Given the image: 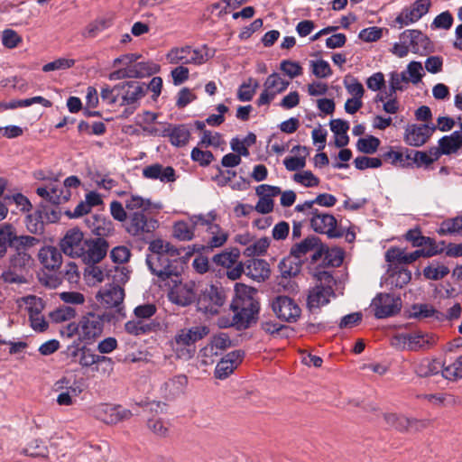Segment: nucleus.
<instances>
[{"label": "nucleus", "instance_id": "nucleus-60", "mask_svg": "<svg viewBox=\"0 0 462 462\" xmlns=\"http://www.w3.org/2000/svg\"><path fill=\"white\" fill-rule=\"evenodd\" d=\"M354 164L356 169L364 171L369 168L374 169L382 166V159L376 157L358 156Z\"/></svg>", "mask_w": 462, "mask_h": 462}, {"label": "nucleus", "instance_id": "nucleus-17", "mask_svg": "<svg viewBox=\"0 0 462 462\" xmlns=\"http://www.w3.org/2000/svg\"><path fill=\"white\" fill-rule=\"evenodd\" d=\"M436 129L434 125H409L405 128L403 140L410 146L420 147L428 142Z\"/></svg>", "mask_w": 462, "mask_h": 462}, {"label": "nucleus", "instance_id": "nucleus-10", "mask_svg": "<svg viewBox=\"0 0 462 462\" xmlns=\"http://www.w3.org/2000/svg\"><path fill=\"white\" fill-rule=\"evenodd\" d=\"M87 241L82 231L79 227H73L66 232L60 245L65 254L73 258H82V255L86 254Z\"/></svg>", "mask_w": 462, "mask_h": 462}, {"label": "nucleus", "instance_id": "nucleus-20", "mask_svg": "<svg viewBox=\"0 0 462 462\" xmlns=\"http://www.w3.org/2000/svg\"><path fill=\"white\" fill-rule=\"evenodd\" d=\"M31 238L33 239L31 243L19 246H11V248L15 250V253L10 257L9 266L11 269L23 273L31 266L32 260L28 250L40 242L36 237L31 236Z\"/></svg>", "mask_w": 462, "mask_h": 462}, {"label": "nucleus", "instance_id": "nucleus-36", "mask_svg": "<svg viewBox=\"0 0 462 462\" xmlns=\"http://www.w3.org/2000/svg\"><path fill=\"white\" fill-rule=\"evenodd\" d=\"M412 317L416 319H431L433 320L443 322L444 313L436 310L430 304H415L412 307Z\"/></svg>", "mask_w": 462, "mask_h": 462}, {"label": "nucleus", "instance_id": "nucleus-19", "mask_svg": "<svg viewBox=\"0 0 462 462\" xmlns=\"http://www.w3.org/2000/svg\"><path fill=\"white\" fill-rule=\"evenodd\" d=\"M335 296L332 286L323 285L322 283L317 284L309 291L307 307L310 312L314 313L329 303L330 298Z\"/></svg>", "mask_w": 462, "mask_h": 462}, {"label": "nucleus", "instance_id": "nucleus-43", "mask_svg": "<svg viewBox=\"0 0 462 462\" xmlns=\"http://www.w3.org/2000/svg\"><path fill=\"white\" fill-rule=\"evenodd\" d=\"M300 260H298L291 255L284 258L279 263V270L284 278L296 276L300 272Z\"/></svg>", "mask_w": 462, "mask_h": 462}, {"label": "nucleus", "instance_id": "nucleus-21", "mask_svg": "<svg viewBox=\"0 0 462 462\" xmlns=\"http://www.w3.org/2000/svg\"><path fill=\"white\" fill-rule=\"evenodd\" d=\"M33 241L30 236H17L14 228L10 224L0 225V258H2L7 251V246H19L26 245Z\"/></svg>", "mask_w": 462, "mask_h": 462}, {"label": "nucleus", "instance_id": "nucleus-35", "mask_svg": "<svg viewBox=\"0 0 462 462\" xmlns=\"http://www.w3.org/2000/svg\"><path fill=\"white\" fill-rule=\"evenodd\" d=\"M69 380L65 377L56 382L55 386L57 390L67 389L66 392L60 393L57 397V402L59 405L69 406L73 403L72 397L78 396L81 390L79 387L67 386Z\"/></svg>", "mask_w": 462, "mask_h": 462}, {"label": "nucleus", "instance_id": "nucleus-30", "mask_svg": "<svg viewBox=\"0 0 462 462\" xmlns=\"http://www.w3.org/2000/svg\"><path fill=\"white\" fill-rule=\"evenodd\" d=\"M162 135L169 137L172 145L176 147H182L188 143L190 137V132L185 125H169L163 130Z\"/></svg>", "mask_w": 462, "mask_h": 462}, {"label": "nucleus", "instance_id": "nucleus-6", "mask_svg": "<svg viewBox=\"0 0 462 462\" xmlns=\"http://www.w3.org/2000/svg\"><path fill=\"white\" fill-rule=\"evenodd\" d=\"M303 213L310 217V226L316 233L327 235L329 238L344 236V229L337 226V221L333 215L319 209H307Z\"/></svg>", "mask_w": 462, "mask_h": 462}, {"label": "nucleus", "instance_id": "nucleus-53", "mask_svg": "<svg viewBox=\"0 0 462 462\" xmlns=\"http://www.w3.org/2000/svg\"><path fill=\"white\" fill-rule=\"evenodd\" d=\"M380 145V140L373 135H369L365 138L358 139L356 143V148L359 152L373 154L374 153Z\"/></svg>", "mask_w": 462, "mask_h": 462}, {"label": "nucleus", "instance_id": "nucleus-49", "mask_svg": "<svg viewBox=\"0 0 462 462\" xmlns=\"http://www.w3.org/2000/svg\"><path fill=\"white\" fill-rule=\"evenodd\" d=\"M52 195L51 196V203L54 205H59L68 201L71 196V192L69 189H66V187L61 186V183L59 181L52 182Z\"/></svg>", "mask_w": 462, "mask_h": 462}, {"label": "nucleus", "instance_id": "nucleus-4", "mask_svg": "<svg viewBox=\"0 0 462 462\" xmlns=\"http://www.w3.org/2000/svg\"><path fill=\"white\" fill-rule=\"evenodd\" d=\"M209 333L207 326H194L180 329L174 337L172 349L178 358L190 359L195 352L194 345Z\"/></svg>", "mask_w": 462, "mask_h": 462}, {"label": "nucleus", "instance_id": "nucleus-26", "mask_svg": "<svg viewBox=\"0 0 462 462\" xmlns=\"http://www.w3.org/2000/svg\"><path fill=\"white\" fill-rule=\"evenodd\" d=\"M108 247L107 241L103 237L88 239L85 247L86 254L82 255V259L88 263H99L106 255Z\"/></svg>", "mask_w": 462, "mask_h": 462}, {"label": "nucleus", "instance_id": "nucleus-52", "mask_svg": "<svg viewBox=\"0 0 462 462\" xmlns=\"http://www.w3.org/2000/svg\"><path fill=\"white\" fill-rule=\"evenodd\" d=\"M270 245V240L268 237H262L257 239L253 244L246 246L244 251V254L248 257L263 254Z\"/></svg>", "mask_w": 462, "mask_h": 462}, {"label": "nucleus", "instance_id": "nucleus-58", "mask_svg": "<svg viewBox=\"0 0 462 462\" xmlns=\"http://www.w3.org/2000/svg\"><path fill=\"white\" fill-rule=\"evenodd\" d=\"M23 300L29 316L42 314V311L44 309V302L42 298L35 295H29L26 296Z\"/></svg>", "mask_w": 462, "mask_h": 462}, {"label": "nucleus", "instance_id": "nucleus-25", "mask_svg": "<svg viewBox=\"0 0 462 462\" xmlns=\"http://www.w3.org/2000/svg\"><path fill=\"white\" fill-rule=\"evenodd\" d=\"M401 337L407 345L408 349L411 351L430 349L437 342L435 335L421 332L402 334Z\"/></svg>", "mask_w": 462, "mask_h": 462}, {"label": "nucleus", "instance_id": "nucleus-47", "mask_svg": "<svg viewBox=\"0 0 462 462\" xmlns=\"http://www.w3.org/2000/svg\"><path fill=\"white\" fill-rule=\"evenodd\" d=\"M194 225L179 221L173 226V236L180 241H189L194 237Z\"/></svg>", "mask_w": 462, "mask_h": 462}, {"label": "nucleus", "instance_id": "nucleus-51", "mask_svg": "<svg viewBox=\"0 0 462 462\" xmlns=\"http://www.w3.org/2000/svg\"><path fill=\"white\" fill-rule=\"evenodd\" d=\"M442 375L448 380H457L462 378V356H458L452 364L441 365Z\"/></svg>", "mask_w": 462, "mask_h": 462}, {"label": "nucleus", "instance_id": "nucleus-56", "mask_svg": "<svg viewBox=\"0 0 462 462\" xmlns=\"http://www.w3.org/2000/svg\"><path fill=\"white\" fill-rule=\"evenodd\" d=\"M292 180L307 188L317 187L319 184V180L310 171H304L302 172L295 173Z\"/></svg>", "mask_w": 462, "mask_h": 462}, {"label": "nucleus", "instance_id": "nucleus-1", "mask_svg": "<svg viewBox=\"0 0 462 462\" xmlns=\"http://www.w3.org/2000/svg\"><path fill=\"white\" fill-rule=\"evenodd\" d=\"M148 252L145 262L152 274L156 276L159 282L171 279L176 282L194 249L178 248L170 242L157 238L149 242Z\"/></svg>", "mask_w": 462, "mask_h": 462}, {"label": "nucleus", "instance_id": "nucleus-16", "mask_svg": "<svg viewBox=\"0 0 462 462\" xmlns=\"http://www.w3.org/2000/svg\"><path fill=\"white\" fill-rule=\"evenodd\" d=\"M125 291L120 282L106 284L96 295L97 302L106 309L118 308L124 300Z\"/></svg>", "mask_w": 462, "mask_h": 462}, {"label": "nucleus", "instance_id": "nucleus-42", "mask_svg": "<svg viewBox=\"0 0 462 462\" xmlns=\"http://www.w3.org/2000/svg\"><path fill=\"white\" fill-rule=\"evenodd\" d=\"M423 276L427 280L439 281L449 273V269L438 262H432L423 269Z\"/></svg>", "mask_w": 462, "mask_h": 462}, {"label": "nucleus", "instance_id": "nucleus-57", "mask_svg": "<svg viewBox=\"0 0 462 462\" xmlns=\"http://www.w3.org/2000/svg\"><path fill=\"white\" fill-rule=\"evenodd\" d=\"M344 253L339 248H328L326 247V254L323 260L326 265L332 267H338L343 263Z\"/></svg>", "mask_w": 462, "mask_h": 462}, {"label": "nucleus", "instance_id": "nucleus-48", "mask_svg": "<svg viewBox=\"0 0 462 462\" xmlns=\"http://www.w3.org/2000/svg\"><path fill=\"white\" fill-rule=\"evenodd\" d=\"M208 231L212 234V236L208 242L207 246L208 248H217L222 246L227 240V234L220 228L218 225H211L208 227Z\"/></svg>", "mask_w": 462, "mask_h": 462}, {"label": "nucleus", "instance_id": "nucleus-22", "mask_svg": "<svg viewBox=\"0 0 462 462\" xmlns=\"http://www.w3.org/2000/svg\"><path fill=\"white\" fill-rule=\"evenodd\" d=\"M462 147V132L454 131L450 135H445L439 140V147L430 149L431 155H449L457 152Z\"/></svg>", "mask_w": 462, "mask_h": 462}, {"label": "nucleus", "instance_id": "nucleus-59", "mask_svg": "<svg viewBox=\"0 0 462 462\" xmlns=\"http://www.w3.org/2000/svg\"><path fill=\"white\" fill-rule=\"evenodd\" d=\"M411 167L414 163L417 164V166L421 165H430L433 163L435 161L439 159V156L437 155H431L430 153L428 154L426 152L421 151H414L411 150Z\"/></svg>", "mask_w": 462, "mask_h": 462}, {"label": "nucleus", "instance_id": "nucleus-7", "mask_svg": "<svg viewBox=\"0 0 462 462\" xmlns=\"http://www.w3.org/2000/svg\"><path fill=\"white\" fill-rule=\"evenodd\" d=\"M104 329V318L102 315L88 312L82 316L77 326L74 327L75 331L81 342L90 345L99 337Z\"/></svg>", "mask_w": 462, "mask_h": 462}, {"label": "nucleus", "instance_id": "nucleus-46", "mask_svg": "<svg viewBox=\"0 0 462 462\" xmlns=\"http://www.w3.org/2000/svg\"><path fill=\"white\" fill-rule=\"evenodd\" d=\"M385 260L389 263L408 264L413 263L411 253H406L400 248H390L385 254Z\"/></svg>", "mask_w": 462, "mask_h": 462}, {"label": "nucleus", "instance_id": "nucleus-29", "mask_svg": "<svg viewBox=\"0 0 462 462\" xmlns=\"http://www.w3.org/2000/svg\"><path fill=\"white\" fill-rule=\"evenodd\" d=\"M188 384V377L184 374L175 375L167 380L161 390L167 399H174L182 394Z\"/></svg>", "mask_w": 462, "mask_h": 462}, {"label": "nucleus", "instance_id": "nucleus-44", "mask_svg": "<svg viewBox=\"0 0 462 462\" xmlns=\"http://www.w3.org/2000/svg\"><path fill=\"white\" fill-rule=\"evenodd\" d=\"M240 256V251L237 248H233L228 252H223L213 256V262L217 265H221L226 269H230L237 263Z\"/></svg>", "mask_w": 462, "mask_h": 462}, {"label": "nucleus", "instance_id": "nucleus-45", "mask_svg": "<svg viewBox=\"0 0 462 462\" xmlns=\"http://www.w3.org/2000/svg\"><path fill=\"white\" fill-rule=\"evenodd\" d=\"M408 83L409 78L406 76L405 72L398 73L396 71H393L390 74V87L389 91L387 92V97L395 95L397 90H403Z\"/></svg>", "mask_w": 462, "mask_h": 462}, {"label": "nucleus", "instance_id": "nucleus-50", "mask_svg": "<svg viewBox=\"0 0 462 462\" xmlns=\"http://www.w3.org/2000/svg\"><path fill=\"white\" fill-rule=\"evenodd\" d=\"M259 84L256 80L252 78L248 79L246 82H244L237 90V98L242 102L252 100Z\"/></svg>", "mask_w": 462, "mask_h": 462}, {"label": "nucleus", "instance_id": "nucleus-13", "mask_svg": "<svg viewBox=\"0 0 462 462\" xmlns=\"http://www.w3.org/2000/svg\"><path fill=\"white\" fill-rule=\"evenodd\" d=\"M272 309L278 319L286 322H295L300 318L301 310L288 296H277L272 301Z\"/></svg>", "mask_w": 462, "mask_h": 462}, {"label": "nucleus", "instance_id": "nucleus-41", "mask_svg": "<svg viewBox=\"0 0 462 462\" xmlns=\"http://www.w3.org/2000/svg\"><path fill=\"white\" fill-rule=\"evenodd\" d=\"M383 419L386 424L399 432L409 431V417L398 413H384Z\"/></svg>", "mask_w": 462, "mask_h": 462}, {"label": "nucleus", "instance_id": "nucleus-27", "mask_svg": "<svg viewBox=\"0 0 462 462\" xmlns=\"http://www.w3.org/2000/svg\"><path fill=\"white\" fill-rule=\"evenodd\" d=\"M401 41L408 42L414 53H421L430 48V41L419 30H405L400 35Z\"/></svg>", "mask_w": 462, "mask_h": 462}, {"label": "nucleus", "instance_id": "nucleus-40", "mask_svg": "<svg viewBox=\"0 0 462 462\" xmlns=\"http://www.w3.org/2000/svg\"><path fill=\"white\" fill-rule=\"evenodd\" d=\"M170 298L172 302L185 307L193 302L195 293L187 286L178 287L175 291H172L170 293Z\"/></svg>", "mask_w": 462, "mask_h": 462}, {"label": "nucleus", "instance_id": "nucleus-11", "mask_svg": "<svg viewBox=\"0 0 462 462\" xmlns=\"http://www.w3.org/2000/svg\"><path fill=\"white\" fill-rule=\"evenodd\" d=\"M371 307L377 319L396 315L402 308V300L391 293H378L372 300Z\"/></svg>", "mask_w": 462, "mask_h": 462}, {"label": "nucleus", "instance_id": "nucleus-12", "mask_svg": "<svg viewBox=\"0 0 462 462\" xmlns=\"http://www.w3.org/2000/svg\"><path fill=\"white\" fill-rule=\"evenodd\" d=\"M118 90L120 106H134L135 107L139 100L145 96L144 83L138 81H125L116 85Z\"/></svg>", "mask_w": 462, "mask_h": 462}, {"label": "nucleus", "instance_id": "nucleus-23", "mask_svg": "<svg viewBox=\"0 0 462 462\" xmlns=\"http://www.w3.org/2000/svg\"><path fill=\"white\" fill-rule=\"evenodd\" d=\"M96 414L100 420L106 424H116L124 420H128L132 416L129 410L107 404L100 405L97 409Z\"/></svg>", "mask_w": 462, "mask_h": 462}, {"label": "nucleus", "instance_id": "nucleus-3", "mask_svg": "<svg viewBox=\"0 0 462 462\" xmlns=\"http://www.w3.org/2000/svg\"><path fill=\"white\" fill-rule=\"evenodd\" d=\"M125 205L129 214L123 226L130 236L143 238L159 227L158 220L149 216L152 205L150 199L131 195Z\"/></svg>", "mask_w": 462, "mask_h": 462}, {"label": "nucleus", "instance_id": "nucleus-37", "mask_svg": "<svg viewBox=\"0 0 462 462\" xmlns=\"http://www.w3.org/2000/svg\"><path fill=\"white\" fill-rule=\"evenodd\" d=\"M319 245V238L316 236H309L300 243L295 244L291 248V255L298 260L314 250Z\"/></svg>", "mask_w": 462, "mask_h": 462}, {"label": "nucleus", "instance_id": "nucleus-38", "mask_svg": "<svg viewBox=\"0 0 462 462\" xmlns=\"http://www.w3.org/2000/svg\"><path fill=\"white\" fill-rule=\"evenodd\" d=\"M442 367L435 359L423 358L414 365V372L420 377H428L437 374Z\"/></svg>", "mask_w": 462, "mask_h": 462}, {"label": "nucleus", "instance_id": "nucleus-28", "mask_svg": "<svg viewBox=\"0 0 462 462\" xmlns=\"http://www.w3.org/2000/svg\"><path fill=\"white\" fill-rule=\"evenodd\" d=\"M245 274L257 282H263L270 276L269 263L263 259L252 258L245 263Z\"/></svg>", "mask_w": 462, "mask_h": 462}, {"label": "nucleus", "instance_id": "nucleus-8", "mask_svg": "<svg viewBox=\"0 0 462 462\" xmlns=\"http://www.w3.org/2000/svg\"><path fill=\"white\" fill-rule=\"evenodd\" d=\"M141 55L136 53L124 54L113 61V66H127L131 79H138L151 76L156 73L159 67L152 61H138Z\"/></svg>", "mask_w": 462, "mask_h": 462}, {"label": "nucleus", "instance_id": "nucleus-33", "mask_svg": "<svg viewBox=\"0 0 462 462\" xmlns=\"http://www.w3.org/2000/svg\"><path fill=\"white\" fill-rule=\"evenodd\" d=\"M74 356L79 355V364L82 367H90L93 365H97L100 363H108L109 365H113V361L110 357L96 355L92 352L90 348L86 346H82L81 348H78L72 354Z\"/></svg>", "mask_w": 462, "mask_h": 462}, {"label": "nucleus", "instance_id": "nucleus-54", "mask_svg": "<svg viewBox=\"0 0 462 462\" xmlns=\"http://www.w3.org/2000/svg\"><path fill=\"white\" fill-rule=\"evenodd\" d=\"M125 329L128 334L140 336L151 332L152 326L142 320H129L125 323Z\"/></svg>", "mask_w": 462, "mask_h": 462}, {"label": "nucleus", "instance_id": "nucleus-18", "mask_svg": "<svg viewBox=\"0 0 462 462\" xmlns=\"http://www.w3.org/2000/svg\"><path fill=\"white\" fill-rule=\"evenodd\" d=\"M431 5L430 0H417L410 7H405L395 18V23L399 25V28L408 26L419 21L423 15H425Z\"/></svg>", "mask_w": 462, "mask_h": 462}, {"label": "nucleus", "instance_id": "nucleus-61", "mask_svg": "<svg viewBox=\"0 0 462 462\" xmlns=\"http://www.w3.org/2000/svg\"><path fill=\"white\" fill-rule=\"evenodd\" d=\"M453 16L448 11L442 12L437 15L431 23L432 29L448 30L453 24Z\"/></svg>", "mask_w": 462, "mask_h": 462}, {"label": "nucleus", "instance_id": "nucleus-9", "mask_svg": "<svg viewBox=\"0 0 462 462\" xmlns=\"http://www.w3.org/2000/svg\"><path fill=\"white\" fill-rule=\"evenodd\" d=\"M225 302V294L222 289L215 285L205 287L197 299V310L205 314L214 315Z\"/></svg>", "mask_w": 462, "mask_h": 462}, {"label": "nucleus", "instance_id": "nucleus-62", "mask_svg": "<svg viewBox=\"0 0 462 462\" xmlns=\"http://www.w3.org/2000/svg\"><path fill=\"white\" fill-rule=\"evenodd\" d=\"M110 213L114 219L122 222L124 225L128 217L129 210L125 204L124 207L121 202L115 200L110 203Z\"/></svg>", "mask_w": 462, "mask_h": 462}, {"label": "nucleus", "instance_id": "nucleus-32", "mask_svg": "<svg viewBox=\"0 0 462 462\" xmlns=\"http://www.w3.org/2000/svg\"><path fill=\"white\" fill-rule=\"evenodd\" d=\"M382 156L385 162H389L393 166L411 168V152L408 148L401 147L397 151L391 148Z\"/></svg>", "mask_w": 462, "mask_h": 462}, {"label": "nucleus", "instance_id": "nucleus-31", "mask_svg": "<svg viewBox=\"0 0 462 462\" xmlns=\"http://www.w3.org/2000/svg\"><path fill=\"white\" fill-rule=\"evenodd\" d=\"M40 263L45 269L56 270L60 267L62 263V254L60 250L54 246H44L39 253Z\"/></svg>", "mask_w": 462, "mask_h": 462}, {"label": "nucleus", "instance_id": "nucleus-14", "mask_svg": "<svg viewBox=\"0 0 462 462\" xmlns=\"http://www.w3.org/2000/svg\"><path fill=\"white\" fill-rule=\"evenodd\" d=\"M105 276L108 279L112 277L113 282L124 284L129 279V272L124 266H116L114 270L110 269L106 273L100 267L96 265H89L85 269V277L89 283L101 282L104 281Z\"/></svg>", "mask_w": 462, "mask_h": 462}, {"label": "nucleus", "instance_id": "nucleus-2", "mask_svg": "<svg viewBox=\"0 0 462 462\" xmlns=\"http://www.w3.org/2000/svg\"><path fill=\"white\" fill-rule=\"evenodd\" d=\"M256 294L255 289L237 283L236 285V297L230 305L234 312L232 321L229 323L222 321L221 326H233L241 330L255 324L260 310V304L256 299Z\"/></svg>", "mask_w": 462, "mask_h": 462}, {"label": "nucleus", "instance_id": "nucleus-39", "mask_svg": "<svg viewBox=\"0 0 462 462\" xmlns=\"http://www.w3.org/2000/svg\"><path fill=\"white\" fill-rule=\"evenodd\" d=\"M21 452L32 457L47 458L49 456V448L47 445L44 443V441L38 439L28 442Z\"/></svg>", "mask_w": 462, "mask_h": 462}, {"label": "nucleus", "instance_id": "nucleus-55", "mask_svg": "<svg viewBox=\"0 0 462 462\" xmlns=\"http://www.w3.org/2000/svg\"><path fill=\"white\" fill-rule=\"evenodd\" d=\"M110 26V21L106 19H99L90 23L85 29L83 35L88 38L97 36L101 32Z\"/></svg>", "mask_w": 462, "mask_h": 462}, {"label": "nucleus", "instance_id": "nucleus-5", "mask_svg": "<svg viewBox=\"0 0 462 462\" xmlns=\"http://www.w3.org/2000/svg\"><path fill=\"white\" fill-rule=\"evenodd\" d=\"M208 51L209 49L207 45H203L199 49H193L189 45L175 47L166 54V60L170 64L199 66L206 63L212 57Z\"/></svg>", "mask_w": 462, "mask_h": 462}, {"label": "nucleus", "instance_id": "nucleus-24", "mask_svg": "<svg viewBox=\"0 0 462 462\" xmlns=\"http://www.w3.org/2000/svg\"><path fill=\"white\" fill-rule=\"evenodd\" d=\"M243 358V353L240 350H235L226 354L217 364L215 368V377L220 380L228 377L238 366Z\"/></svg>", "mask_w": 462, "mask_h": 462}, {"label": "nucleus", "instance_id": "nucleus-63", "mask_svg": "<svg viewBox=\"0 0 462 462\" xmlns=\"http://www.w3.org/2000/svg\"><path fill=\"white\" fill-rule=\"evenodd\" d=\"M462 232V217L444 221L439 227V234L448 235Z\"/></svg>", "mask_w": 462, "mask_h": 462}, {"label": "nucleus", "instance_id": "nucleus-34", "mask_svg": "<svg viewBox=\"0 0 462 462\" xmlns=\"http://www.w3.org/2000/svg\"><path fill=\"white\" fill-rule=\"evenodd\" d=\"M337 199V198L328 193H321L319 194L314 199L307 200L302 204H298L295 207L296 212H306L307 209H317L314 208V204H318L322 207L331 208L336 205Z\"/></svg>", "mask_w": 462, "mask_h": 462}, {"label": "nucleus", "instance_id": "nucleus-64", "mask_svg": "<svg viewBox=\"0 0 462 462\" xmlns=\"http://www.w3.org/2000/svg\"><path fill=\"white\" fill-rule=\"evenodd\" d=\"M280 69L290 77L294 79L302 74V68L296 61L289 60H282L280 64Z\"/></svg>", "mask_w": 462, "mask_h": 462}, {"label": "nucleus", "instance_id": "nucleus-15", "mask_svg": "<svg viewBox=\"0 0 462 462\" xmlns=\"http://www.w3.org/2000/svg\"><path fill=\"white\" fill-rule=\"evenodd\" d=\"M289 85L290 81L282 79L279 73H272L263 83L264 89L257 99V105H269L278 94L284 92Z\"/></svg>", "mask_w": 462, "mask_h": 462}]
</instances>
